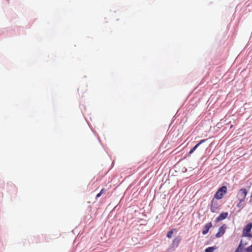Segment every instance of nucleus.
I'll return each mask as SVG.
<instances>
[{
  "label": "nucleus",
  "mask_w": 252,
  "mask_h": 252,
  "mask_svg": "<svg viewBox=\"0 0 252 252\" xmlns=\"http://www.w3.org/2000/svg\"><path fill=\"white\" fill-rule=\"evenodd\" d=\"M182 237L181 236H178L174 238V239L173 240L171 245L170 246V247L168 248V250L170 252L173 251L176 249L178 246L179 245L181 241Z\"/></svg>",
  "instance_id": "nucleus-2"
},
{
  "label": "nucleus",
  "mask_w": 252,
  "mask_h": 252,
  "mask_svg": "<svg viewBox=\"0 0 252 252\" xmlns=\"http://www.w3.org/2000/svg\"><path fill=\"white\" fill-rule=\"evenodd\" d=\"M198 147V146L196 144L193 147H192L190 151L189 152L188 156H190Z\"/></svg>",
  "instance_id": "nucleus-12"
},
{
  "label": "nucleus",
  "mask_w": 252,
  "mask_h": 252,
  "mask_svg": "<svg viewBox=\"0 0 252 252\" xmlns=\"http://www.w3.org/2000/svg\"><path fill=\"white\" fill-rule=\"evenodd\" d=\"M242 202H240L239 201V202L237 204V207H238L239 208H240V210H239L238 212H240V210L244 208V207L245 206L244 204H242Z\"/></svg>",
  "instance_id": "nucleus-13"
},
{
  "label": "nucleus",
  "mask_w": 252,
  "mask_h": 252,
  "mask_svg": "<svg viewBox=\"0 0 252 252\" xmlns=\"http://www.w3.org/2000/svg\"><path fill=\"white\" fill-rule=\"evenodd\" d=\"M220 209V205L219 204L218 202L215 200V198L214 197L211 202L210 205V210L212 213H217Z\"/></svg>",
  "instance_id": "nucleus-4"
},
{
  "label": "nucleus",
  "mask_w": 252,
  "mask_h": 252,
  "mask_svg": "<svg viewBox=\"0 0 252 252\" xmlns=\"http://www.w3.org/2000/svg\"><path fill=\"white\" fill-rule=\"evenodd\" d=\"M248 194V191L246 189H240L237 195V198L238 199L239 201L244 202L246 197Z\"/></svg>",
  "instance_id": "nucleus-5"
},
{
  "label": "nucleus",
  "mask_w": 252,
  "mask_h": 252,
  "mask_svg": "<svg viewBox=\"0 0 252 252\" xmlns=\"http://www.w3.org/2000/svg\"><path fill=\"white\" fill-rule=\"evenodd\" d=\"M228 215V212H222L221 213L218 217H217L215 220V221L216 222L221 221L224 219H225Z\"/></svg>",
  "instance_id": "nucleus-8"
},
{
  "label": "nucleus",
  "mask_w": 252,
  "mask_h": 252,
  "mask_svg": "<svg viewBox=\"0 0 252 252\" xmlns=\"http://www.w3.org/2000/svg\"><path fill=\"white\" fill-rule=\"evenodd\" d=\"M207 140V139H202L200 141H199L197 144L196 145L199 147V146L200 145H201V144L204 143L205 141H206Z\"/></svg>",
  "instance_id": "nucleus-15"
},
{
  "label": "nucleus",
  "mask_w": 252,
  "mask_h": 252,
  "mask_svg": "<svg viewBox=\"0 0 252 252\" xmlns=\"http://www.w3.org/2000/svg\"><path fill=\"white\" fill-rule=\"evenodd\" d=\"M246 245H247V243H245L244 245H243V243H242V240H241L240 241V244H239L238 247L235 250L234 252H240L241 251H242L243 250L244 246Z\"/></svg>",
  "instance_id": "nucleus-9"
},
{
  "label": "nucleus",
  "mask_w": 252,
  "mask_h": 252,
  "mask_svg": "<svg viewBox=\"0 0 252 252\" xmlns=\"http://www.w3.org/2000/svg\"><path fill=\"white\" fill-rule=\"evenodd\" d=\"M213 226V225H212V223L211 222H208L207 223H206L203 227V229H202V233L203 235H206L207 234L210 229Z\"/></svg>",
  "instance_id": "nucleus-7"
},
{
  "label": "nucleus",
  "mask_w": 252,
  "mask_h": 252,
  "mask_svg": "<svg viewBox=\"0 0 252 252\" xmlns=\"http://www.w3.org/2000/svg\"><path fill=\"white\" fill-rule=\"evenodd\" d=\"M101 194L99 192L96 195L95 198L97 199V198L101 196Z\"/></svg>",
  "instance_id": "nucleus-17"
},
{
  "label": "nucleus",
  "mask_w": 252,
  "mask_h": 252,
  "mask_svg": "<svg viewBox=\"0 0 252 252\" xmlns=\"http://www.w3.org/2000/svg\"><path fill=\"white\" fill-rule=\"evenodd\" d=\"M217 249L216 246L209 247L205 249V252H213V251Z\"/></svg>",
  "instance_id": "nucleus-11"
},
{
  "label": "nucleus",
  "mask_w": 252,
  "mask_h": 252,
  "mask_svg": "<svg viewBox=\"0 0 252 252\" xmlns=\"http://www.w3.org/2000/svg\"><path fill=\"white\" fill-rule=\"evenodd\" d=\"M106 192V190L105 189H102L100 191V193L102 194L105 193Z\"/></svg>",
  "instance_id": "nucleus-16"
},
{
  "label": "nucleus",
  "mask_w": 252,
  "mask_h": 252,
  "mask_svg": "<svg viewBox=\"0 0 252 252\" xmlns=\"http://www.w3.org/2000/svg\"><path fill=\"white\" fill-rule=\"evenodd\" d=\"M176 233L177 232V230L175 228H172L170 230H169L167 234H166V237L168 238H171L172 237V235L174 234V233Z\"/></svg>",
  "instance_id": "nucleus-10"
},
{
  "label": "nucleus",
  "mask_w": 252,
  "mask_h": 252,
  "mask_svg": "<svg viewBox=\"0 0 252 252\" xmlns=\"http://www.w3.org/2000/svg\"><path fill=\"white\" fill-rule=\"evenodd\" d=\"M252 229V222H249L243 228L242 231V237H250L251 231Z\"/></svg>",
  "instance_id": "nucleus-3"
},
{
  "label": "nucleus",
  "mask_w": 252,
  "mask_h": 252,
  "mask_svg": "<svg viewBox=\"0 0 252 252\" xmlns=\"http://www.w3.org/2000/svg\"><path fill=\"white\" fill-rule=\"evenodd\" d=\"M246 252H252V244L245 249Z\"/></svg>",
  "instance_id": "nucleus-14"
},
{
  "label": "nucleus",
  "mask_w": 252,
  "mask_h": 252,
  "mask_svg": "<svg viewBox=\"0 0 252 252\" xmlns=\"http://www.w3.org/2000/svg\"><path fill=\"white\" fill-rule=\"evenodd\" d=\"M226 227V225L225 224L220 227L218 232L215 235V237L216 238H220L225 233Z\"/></svg>",
  "instance_id": "nucleus-6"
},
{
  "label": "nucleus",
  "mask_w": 252,
  "mask_h": 252,
  "mask_svg": "<svg viewBox=\"0 0 252 252\" xmlns=\"http://www.w3.org/2000/svg\"><path fill=\"white\" fill-rule=\"evenodd\" d=\"M227 192V187L223 185L220 187L217 191L215 192L214 194V198L217 200H220L222 198L224 195Z\"/></svg>",
  "instance_id": "nucleus-1"
}]
</instances>
